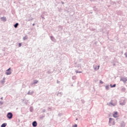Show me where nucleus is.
<instances>
[{
    "label": "nucleus",
    "instance_id": "1",
    "mask_svg": "<svg viewBox=\"0 0 127 127\" xmlns=\"http://www.w3.org/2000/svg\"><path fill=\"white\" fill-rule=\"evenodd\" d=\"M6 75H10L11 74V69L9 68L8 69L6 70L5 72Z\"/></svg>",
    "mask_w": 127,
    "mask_h": 127
},
{
    "label": "nucleus",
    "instance_id": "2",
    "mask_svg": "<svg viewBox=\"0 0 127 127\" xmlns=\"http://www.w3.org/2000/svg\"><path fill=\"white\" fill-rule=\"evenodd\" d=\"M8 119H12V113H8L7 115Z\"/></svg>",
    "mask_w": 127,
    "mask_h": 127
},
{
    "label": "nucleus",
    "instance_id": "3",
    "mask_svg": "<svg viewBox=\"0 0 127 127\" xmlns=\"http://www.w3.org/2000/svg\"><path fill=\"white\" fill-rule=\"evenodd\" d=\"M121 81H123V82L125 83V82H127V77H122L121 79Z\"/></svg>",
    "mask_w": 127,
    "mask_h": 127
},
{
    "label": "nucleus",
    "instance_id": "4",
    "mask_svg": "<svg viewBox=\"0 0 127 127\" xmlns=\"http://www.w3.org/2000/svg\"><path fill=\"white\" fill-rule=\"evenodd\" d=\"M126 104V101L125 100H121L120 101V105L124 106V105Z\"/></svg>",
    "mask_w": 127,
    "mask_h": 127
},
{
    "label": "nucleus",
    "instance_id": "5",
    "mask_svg": "<svg viewBox=\"0 0 127 127\" xmlns=\"http://www.w3.org/2000/svg\"><path fill=\"white\" fill-rule=\"evenodd\" d=\"M32 126L34 127H37V123L36 122V121H34L33 122Z\"/></svg>",
    "mask_w": 127,
    "mask_h": 127
},
{
    "label": "nucleus",
    "instance_id": "6",
    "mask_svg": "<svg viewBox=\"0 0 127 127\" xmlns=\"http://www.w3.org/2000/svg\"><path fill=\"white\" fill-rule=\"evenodd\" d=\"M113 117H114V118H118V112H114V114H113Z\"/></svg>",
    "mask_w": 127,
    "mask_h": 127
},
{
    "label": "nucleus",
    "instance_id": "7",
    "mask_svg": "<svg viewBox=\"0 0 127 127\" xmlns=\"http://www.w3.org/2000/svg\"><path fill=\"white\" fill-rule=\"evenodd\" d=\"M6 127V123H4L1 125V127Z\"/></svg>",
    "mask_w": 127,
    "mask_h": 127
},
{
    "label": "nucleus",
    "instance_id": "8",
    "mask_svg": "<svg viewBox=\"0 0 127 127\" xmlns=\"http://www.w3.org/2000/svg\"><path fill=\"white\" fill-rule=\"evenodd\" d=\"M1 19L3 20V21H6V18L4 17H2Z\"/></svg>",
    "mask_w": 127,
    "mask_h": 127
},
{
    "label": "nucleus",
    "instance_id": "9",
    "mask_svg": "<svg viewBox=\"0 0 127 127\" xmlns=\"http://www.w3.org/2000/svg\"><path fill=\"white\" fill-rule=\"evenodd\" d=\"M14 27L15 28H16V27H17V26H18V23H16L15 25H14Z\"/></svg>",
    "mask_w": 127,
    "mask_h": 127
},
{
    "label": "nucleus",
    "instance_id": "10",
    "mask_svg": "<svg viewBox=\"0 0 127 127\" xmlns=\"http://www.w3.org/2000/svg\"><path fill=\"white\" fill-rule=\"evenodd\" d=\"M110 87H111V88H114V87H116V84H114L113 86L112 85V84H111V85H110Z\"/></svg>",
    "mask_w": 127,
    "mask_h": 127
},
{
    "label": "nucleus",
    "instance_id": "11",
    "mask_svg": "<svg viewBox=\"0 0 127 127\" xmlns=\"http://www.w3.org/2000/svg\"><path fill=\"white\" fill-rule=\"evenodd\" d=\"M112 121H113V119L112 118H110L109 119V123L111 124V122H112Z\"/></svg>",
    "mask_w": 127,
    "mask_h": 127
},
{
    "label": "nucleus",
    "instance_id": "12",
    "mask_svg": "<svg viewBox=\"0 0 127 127\" xmlns=\"http://www.w3.org/2000/svg\"><path fill=\"white\" fill-rule=\"evenodd\" d=\"M37 83H38V81L36 80L35 82H34V84H37Z\"/></svg>",
    "mask_w": 127,
    "mask_h": 127
},
{
    "label": "nucleus",
    "instance_id": "13",
    "mask_svg": "<svg viewBox=\"0 0 127 127\" xmlns=\"http://www.w3.org/2000/svg\"><path fill=\"white\" fill-rule=\"evenodd\" d=\"M76 73H82V71H76Z\"/></svg>",
    "mask_w": 127,
    "mask_h": 127
},
{
    "label": "nucleus",
    "instance_id": "14",
    "mask_svg": "<svg viewBox=\"0 0 127 127\" xmlns=\"http://www.w3.org/2000/svg\"><path fill=\"white\" fill-rule=\"evenodd\" d=\"M20 46H21V43H19V47H20Z\"/></svg>",
    "mask_w": 127,
    "mask_h": 127
},
{
    "label": "nucleus",
    "instance_id": "15",
    "mask_svg": "<svg viewBox=\"0 0 127 127\" xmlns=\"http://www.w3.org/2000/svg\"><path fill=\"white\" fill-rule=\"evenodd\" d=\"M27 39V38L24 37V40H25V39Z\"/></svg>",
    "mask_w": 127,
    "mask_h": 127
},
{
    "label": "nucleus",
    "instance_id": "16",
    "mask_svg": "<svg viewBox=\"0 0 127 127\" xmlns=\"http://www.w3.org/2000/svg\"><path fill=\"white\" fill-rule=\"evenodd\" d=\"M125 56L126 57H127V53H125Z\"/></svg>",
    "mask_w": 127,
    "mask_h": 127
},
{
    "label": "nucleus",
    "instance_id": "17",
    "mask_svg": "<svg viewBox=\"0 0 127 127\" xmlns=\"http://www.w3.org/2000/svg\"><path fill=\"white\" fill-rule=\"evenodd\" d=\"M123 124L124 125V126H121V127H125V123H123Z\"/></svg>",
    "mask_w": 127,
    "mask_h": 127
},
{
    "label": "nucleus",
    "instance_id": "18",
    "mask_svg": "<svg viewBox=\"0 0 127 127\" xmlns=\"http://www.w3.org/2000/svg\"><path fill=\"white\" fill-rule=\"evenodd\" d=\"M99 68H100V65H98V68H97V69H99Z\"/></svg>",
    "mask_w": 127,
    "mask_h": 127
},
{
    "label": "nucleus",
    "instance_id": "19",
    "mask_svg": "<svg viewBox=\"0 0 127 127\" xmlns=\"http://www.w3.org/2000/svg\"><path fill=\"white\" fill-rule=\"evenodd\" d=\"M100 83H101V84H103V82H102V81H100Z\"/></svg>",
    "mask_w": 127,
    "mask_h": 127
},
{
    "label": "nucleus",
    "instance_id": "20",
    "mask_svg": "<svg viewBox=\"0 0 127 127\" xmlns=\"http://www.w3.org/2000/svg\"><path fill=\"white\" fill-rule=\"evenodd\" d=\"M116 104H117V103H116L115 104L113 105V106H116Z\"/></svg>",
    "mask_w": 127,
    "mask_h": 127
},
{
    "label": "nucleus",
    "instance_id": "21",
    "mask_svg": "<svg viewBox=\"0 0 127 127\" xmlns=\"http://www.w3.org/2000/svg\"><path fill=\"white\" fill-rule=\"evenodd\" d=\"M108 88H109V87H106V89H108Z\"/></svg>",
    "mask_w": 127,
    "mask_h": 127
}]
</instances>
